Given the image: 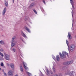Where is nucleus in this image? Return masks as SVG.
Here are the masks:
<instances>
[{
    "label": "nucleus",
    "instance_id": "obj_1",
    "mask_svg": "<svg viewBox=\"0 0 76 76\" xmlns=\"http://www.w3.org/2000/svg\"><path fill=\"white\" fill-rule=\"evenodd\" d=\"M66 44L68 45V50L69 52H70V51H73V49L75 48V45H71L70 46V49H69V45H68L69 44V43L68 42V41L66 40Z\"/></svg>",
    "mask_w": 76,
    "mask_h": 76
},
{
    "label": "nucleus",
    "instance_id": "obj_2",
    "mask_svg": "<svg viewBox=\"0 0 76 76\" xmlns=\"http://www.w3.org/2000/svg\"><path fill=\"white\" fill-rule=\"evenodd\" d=\"M59 54L61 59H63L64 58H65V57H66V55L67 56H68V53L66 52H63L62 55L60 53H59Z\"/></svg>",
    "mask_w": 76,
    "mask_h": 76
},
{
    "label": "nucleus",
    "instance_id": "obj_3",
    "mask_svg": "<svg viewBox=\"0 0 76 76\" xmlns=\"http://www.w3.org/2000/svg\"><path fill=\"white\" fill-rule=\"evenodd\" d=\"M73 71H70L69 70H68L65 73L66 75L71 76L73 75Z\"/></svg>",
    "mask_w": 76,
    "mask_h": 76
},
{
    "label": "nucleus",
    "instance_id": "obj_4",
    "mask_svg": "<svg viewBox=\"0 0 76 76\" xmlns=\"http://www.w3.org/2000/svg\"><path fill=\"white\" fill-rule=\"evenodd\" d=\"M4 54L5 56V59L7 60H10V56L9 55L7 54V53H4Z\"/></svg>",
    "mask_w": 76,
    "mask_h": 76
},
{
    "label": "nucleus",
    "instance_id": "obj_5",
    "mask_svg": "<svg viewBox=\"0 0 76 76\" xmlns=\"http://www.w3.org/2000/svg\"><path fill=\"white\" fill-rule=\"evenodd\" d=\"M73 63V61H69L66 62L64 63V64L65 65H66V66H68V65H69L70 64H72Z\"/></svg>",
    "mask_w": 76,
    "mask_h": 76
},
{
    "label": "nucleus",
    "instance_id": "obj_6",
    "mask_svg": "<svg viewBox=\"0 0 76 76\" xmlns=\"http://www.w3.org/2000/svg\"><path fill=\"white\" fill-rule=\"evenodd\" d=\"M35 6V3H32L29 6V8L30 9H31L32 7H34Z\"/></svg>",
    "mask_w": 76,
    "mask_h": 76
},
{
    "label": "nucleus",
    "instance_id": "obj_7",
    "mask_svg": "<svg viewBox=\"0 0 76 76\" xmlns=\"http://www.w3.org/2000/svg\"><path fill=\"white\" fill-rule=\"evenodd\" d=\"M23 64L24 67L25 68L26 70H28V68L27 66H26L27 65L26 63L24 62H23Z\"/></svg>",
    "mask_w": 76,
    "mask_h": 76
},
{
    "label": "nucleus",
    "instance_id": "obj_8",
    "mask_svg": "<svg viewBox=\"0 0 76 76\" xmlns=\"http://www.w3.org/2000/svg\"><path fill=\"white\" fill-rule=\"evenodd\" d=\"M8 76H13V71H9L8 73Z\"/></svg>",
    "mask_w": 76,
    "mask_h": 76
},
{
    "label": "nucleus",
    "instance_id": "obj_9",
    "mask_svg": "<svg viewBox=\"0 0 76 76\" xmlns=\"http://www.w3.org/2000/svg\"><path fill=\"white\" fill-rule=\"evenodd\" d=\"M7 9H6V7H5L3 11V15H4V14H5V13L6 12V10Z\"/></svg>",
    "mask_w": 76,
    "mask_h": 76
},
{
    "label": "nucleus",
    "instance_id": "obj_10",
    "mask_svg": "<svg viewBox=\"0 0 76 76\" xmlns=\"http://www.w3.org/2000/svg\"><path fill=\"white\" fill-rule=\"evenodd\" d=\"M70 3L72 4V7H73V5L74 4V3L73 2V0H70Z\"/></svg>",
    "mask_w": 76,
    "mask_h": 76
},
{
    "label": "nucleus",
    "instance_id": "obj_11",
    "mask_svg": "<svg viewBox=\"0 0 76 76\" xmlns=\"http://www.w3.org/2000/svg\"><path fill=\"white\" fill-rule=\"evenodd\" d=\"M15 38H16V37H13L12 39L11 42V43H13L14 42V41H15Z\"/></svg>",
    "mask_w": 76,
    "mask_h": 76
},
{
    "label": "nucleus",
    "instance_id": "obj_12",
    "mask_svg": "<svg viewBox=\"0 0 76 76\" xmlns=\"http://www.w3.org/2000/svg\"><path fill=\"white\" fill-rule=\"evenodd\" d=\"M24 28L26 29L27 31H28V32H30V30L29 29V28H28V27H27L26 26H25L24 27Z\"/></svg>",
    "mask_w": 76,
    "mask_h": 76
},
{
    "label": "nucleus",
    "instance_id": "obj_13",
    "mask_svg": "<svg viewBox=\"0 0 76 76\" xmlns=\"http://www.w3.org/2000/svg\"><path fill=\"white\" fill-rule=\"evenodd\" d=\"M68 37H69V38L70 39H72V36H71V34L70 32L68 33Z\"/></svg>",
    "mask_w": 76,
    "mask_h": 76
},
{
    "label": "nucleus",
    "instance_id": "obj_14",
    "mask_svg": "<svg viewBox=\"0 0 76 76\" xmlns=\"http://www.w3.org/2000/svg\"><path fill=\"white\" fill-rule=\"evenodd\" d=\"M10 66L11 68H13V69H14V66L13 64H10Z\"/></svg>",
    "mask_w": 76,
    "mask_h": 76
},
{
    "label": "nucleus",
    "instance_id": "obj_15",
    "mask_svg": "<svg viewBox=\"0 0 76 76\" xmlns=\"http://www.w3.org/2000/svg\"><path fill=\"white\" fill-rule=\"evenodd\" d=\"M56 59L57 61H59L60 60V56L59 55H58L56 56Z\"/></svg>",
    "mask_w": 76,
    "mask_h": 76
},
{
    "label": "nucleus",
    "instance_id": "obj_16",
    "mask_svg": "<svg viewBox=\"0 0 76 76\" xmlns=\"http://www.w3.org/2000/svg\"><path fill=\"white\" fill-rule=\"evenodd\" d=\"M5 5L6 7H7L8 6V2L6 1H5Z\"/></svg>",
    "mask_w": 76,
    "mask_h": 76
},
{
    "label": "nucleus",
    "instance_id": "obj_17",
    "mask_svg": "<svg viewBox=\"0 0 76 76\" xmlns=\"http://www.w3.org/2000/svg\"><path fill=\"white\" fill-rule=\"evenodd\" d=\"M20 70L22 72H23V68H22V66H20Z\"/></svg>",
    "mask_w": 76,
    "mask_h": 76
},
{
    "label": "nucleus",
    "instance_id": "obj_18",
    "mask_svg": "<svg viewBox=\"0 0 76 76\" xmlns=\"http://www.w3.org/2000/svg\"><path fill=\"white\" fill-rule=\"evenodd\" d=\"M46 71L47 72V75H48V76H49L50 75V72H49L48 71V70L47 69L46 70Z\"/></svg>",
    "mask_w": 76,
    "mask_h": 76
},
{
    "label": "nucleus",
    "instance_id": "obj_19",
    "mask_svg": "<svg viewBox=\"0 0 76 76\" xmlns=\"http://www.w3.org/2000/svg\"><path fill=\"white\" fill-rule=\"evenodd\" d=\"M22 36H23V37H26V35L24 33H23L22 32Z\"/></svg>",
    "mask_w": 76,
    "mask_h": 76
},
{
    "label": "nucleus",
    "instance_id": "obj_20",
    "mask_svg": "<svg viewBox=\"0 0 76 76\" xmlns=\"http://www.w3.org/2000/svg\"><path fill=\"white\" fill-rule=\"evenodd\" d=\"M26 73L28 75V76H31V73L28 72H27Z\"/></svg>",
    "mask_w": 76,
    "mask_h": 76
},
{
    "label": "nucleus",
    "instance_id": "obj_21",
    "mask_svg": "<svg viewBox=\"0 0 76 76\" xmlns=\"http://www.w3.org/2000/svg\"><path fill=\"white\" fill-rule=\"evenodd\" d=\"M0 44H4V42L2 40H1L0 41Z\"/></svg>",
    "mask_w": 76,
    "mask_h": 76
},
{
    "label": "nucleus",
    "instance_id": "obj_22",
    "mask_svg": "<svg viewBox=\"0 0 76 76\" xmlns=\"http://www.w3.org/2000/svg\"><path fill=\"white\" fill-rule=\"evenodd\" d=\"M53 72H54V73L56 72V69H55V68H54V66L53 67Z\"/></svg>",
    "mask_w": 76,
    "mask_h": 76
},
{
    "label": "nucleus",
    "instance_id": "obj_23",
    "mask_svg": "<svg viewBox=\"0 0 76 76\" xmlns=\"http://www.w3.org/2000/svg\"><path fill=\"white\" fill-rule=\"evenodd\" d=\"M33 10L34 12L35 13V14H37V11H36L35 10Z\"/></svg>",
    "mask_w": 76,
    "mask_h": 76
},
{
    "label": "nucleus",
    "instance_id": "obj_24",
    "mask_svg": "<svg viewBox=\"0 0 76 76\" xmlns=\"http://www.w3.org/2000/svg\"><path fill=\"white\" fill-rule=\"evenodd\" d=\"M12 51L13 52H15V51H16V49L14 48H13L12 49Z\"/></svg>",
    "mask_w": 76,
    "mask_h": 76
},
{
    "label": "nucleus",
    "instance_id": "obj_25",
    "mask_svg": "<svg viewBox=\"0 0 76 76\" xmlns=\"http://www.w3.org/2000/svg\"><path fill=\"white\" fill-rule=\"evenodd\" d=\"M0 55H1V56H2V57H3V53H1V52H0Z\"/></svg>",
    "mask_w": 76,
    "mask_h": 76
},
{
    "label": "nucleus",
    "instance_id": "obj_26",
    "mask_svg": "<svg viewBox=\"0 0 76 76\" xmlns=\"http://www.w3.org/2000/svg\"><path fill=\"white\" fill-rule=\"evenodd\" d=\"M52 57L54 60H56V58H55V56H54L53 55L52 56Z\"/></svg>",
    "mask_w": 76,
    "mask_h": 76
},
{
    "label": "nucleus",
    "instance_id": "obj_27",
    "mask_svg": "<svg viewBox=\"0 0 76 76\" xmlns=\"http://www.w3.org/2000/svg\"><path fill=\"white\" fill-rule=\"evenodd\" d=\"M15 43H12L11 46L12 47H13L15 45Z\"/></svg>",
    "mask_w": 76,
    "mask_h": 76
},
{
    "label": "nucleus",
    "instance_id": "obj_28",
    "mask_svg": "<svg viewBox=\"0 0 76 76\" xmlns=\"http://www.w3.org/2000/svg\"><path fill=\"white\" fill-rule=\"evenodd\" d=\"M1 66H4V64H3V63H1Z\"/></svg>",
    "mask_w": 76,
    "mask_h": 76
},
{
    "label": "nucleus",
    "instance_id": "obj_29",
    "mask_svg": "<svg viewBox=\"0 0 76 76\" xmlns=\"http://www.w3.org/2000/svg\"><path fill=\"white\" fill-rule=\"evenodd\" d=\"M0 51H3V49H0Z\"/></svg>",
    "mask_w": 76,
    "mask_h": 76
},
{
    "label": "nucleus",
    "instance_id": "obj_30",
    "mask_svg": "<svg viewBox=\"0 0 76 76\" xmlns=\"http://www.w3.org/2000/svg\"><path fill=\"white\" fill-rule=\"evenodd\" d=\"M63 69H66V66H64L63 67Z\"/></svg>",
    "mask_w": 76,
    "mask_h": 76
},
{
    "label": "nucleus",
    "instance_id": "obj_31",
    "mask_svg": "<svg viewBox=\"0 0 76 76\" xmlns=\"http://www.w3.org/2000/svg\"><path fill=\"white\" fill-rule=\"evenodd\" d=\"M42 1H43V3H44V4H45V0H43Z\"/></svg>",
    "mask_w": 76,
    "mask_h": 76
},
{
    "label": "nucleus",
    "instance_id": "obj_32",
    "mask_svg": "<svg viewBox=\"0 0 76 76\" xmlns=\"http://www.w3.org/2000/svg\"><path fill=\"white\" fill-rule=\"evenodd\" d=\"M41 10H42V11H44V9H43V8H41Z\"/></svg>",
    "mask_w": 76,
    "mask_h": 76
},
{
    "label": "nucleus",
    "instance_id": "obj_33",
    "mask_svg": "<svg viewBox=\"0 0 76 76\" xmlns=\"http://www.w3.org/2000/svg\"><path fill=\"white\" fill-rule=\"evenodd\" d=\"M59 76H62V74L61 73H60L59 74Z\"/></svg>",
    "mask_w": 76,
    "mask_h": 76
},
{
    "label": "nucleus",
    "instance_id": "obj_34",
    "mask_svg": "<svg viewBox=\"0 0 76 76\" xmlns=\"http://www.w3.org/2000/svg\"><path fill=\"white\" fill-rule=\"evenodd\" d=\"M4 75H5V76H7V74H6V73H4Z\"/></svg>",
    "mask_w": 76,
    "mask_h": 76
},
{
    "label": "nucleus",
    "instance_id": "obj_35",
    "mask_svg": "<svg viewBox=\"0 0 76 76\" xmlns=\"http://www.w3.org/2000/svg\"><path fill=\"white\" fill-rule=\"evenodd\" d=\"M7 65L8 66H9V64L7 63Z\"/></svg>",
    "mask_w": 76,
    "mask_h": 76
},
{
    "label": "nucleus",
    "instance_id": "obj_36",
    "mask_svg": "<svg viewBox=\"0 0 76 76\" xmlns=\"http://www.w3.org/2000/svg\"><path fill=\"white\" fill-rule=\"evenodd\" d=\"M25 20H27V18H25Z\"/></svg>",
    "mask_w": 76,
    "mask_h": 76
},
{
    "label": "nucleus",
    "instance_id": "obj_37",
    "mask_svg": "<svg viewBox=\"0 0 76 76\" xmlns=\"http://www.w3.org/2000/svg\"><path fill=\"white\" fill-rule=\"evenodd\" d=\"M13 1V3H14V2L15 1V0H12Z\"/></svg>",
    "mask_w": 76,
    "mask_h": 76
},
{
    "label": "nucleus",
    "instance_id": "obj_38",
    "mask_svg": "<svg viewBox=\"0 0 76 76\" xmlns=\"http://www.w3.org/2000/svg\"><path fill=\"white\" fill-rule=\"evenodd\" d=\"M20 39H21L22 41H23V42H24L23 41V39H22L21 38Z\"/></svg>",
    "mask_w": 76,
    "mask_h": 76
},
{
    "label": "nucleus",
    "instance_id": "obj_39",
    "mask_svg": "<svg viewBox=\"0 0 76 76\" xmlns=\"http://www.w3.org/2000/svg\"><path fill=\"white\" fill-rule=\"evenodd\" d=\"M0 70H1V68H0Z\"/></svg>",
    "mask_w": 76,
    "mask_h": 76
},
{
    "label": "nucleus",
    "instance_id": "obj_40",
    "mask_svg": "<svg viewBox=\"0 0 76 76\" xmlns=\"http://www.w3.org/2000/svg\"><path fill=\"white\" fill-rule=\"evenodd\" d=\"M15 76H18V75H15Z\"/></svg>",
    "mask_w": 76,
    "mask_h": 76
},
{
    "label": "nucleus",
    "instance_id": "obj_41",
    "mask_svg": "<svg viewBox=\"0 0 76 76\" xmlns=\"http://www.w3.org/2000/svg\"><path fill=\"white\" fill-rule=\"evenodd\" d=\"M32 1H34V0H31Z\"/></svg>",
    "mask_w": 76,
    "mask_h": 76
},
{
    "label": "nucleus",
    "instance_id": "obj_42",
    "mask_svg": "<svg viewBox=\"0 0 76 76\" xmlns=\"http://www.w3.org/2000/svg\"><path fill=\"white\" fill-rule=\"evenodd\" d=\"M72 16H73V14H72Z\"/></svg>",
    "mask_w": 76,
    "mask_h": 76
},
{
    "label": "nucleus",
    "instance_id": "obj_43",
    "mask_svg": "<svg viewBox=\"0 0 76 76\" xmlns=\"http://www.w3.org/2000/svg\"><path fill=\"white\" fill-rule=\"evenodd\" d=\"M75 37L76 38V35H75Z\"/></svg>",
    "mask_w": 76,
    "mask_h": 76
},
{
    "label": "nucleus",
    "instance_id": "obj_44",
    "mask_svg": "<svg viewBox=\"0 0 76 76\" xmlns=\"http://www.w3.org/2000/svg\"><path fill=\"white\" fill-rule=\"evenodd\" d=\"M35 76H37L36 75H35Z\"/></svg>",
    "mask_w": 76,
    "mask_h": 76
},
{
    "label": "nucleus",
    "instance_id": "obj_45",
    "mask_svg": "<svg viewBox=\"0 0 76 76\" xmlns=\"http://www.w3.org/2000/svg\"><path fill=\"white\" fill-rule=\"evenodd\" d=\"M50 0V1H51V0Z\"/></svg>",
    "mask_w": 76,
    "mask_h": 76
}]
</instances>
